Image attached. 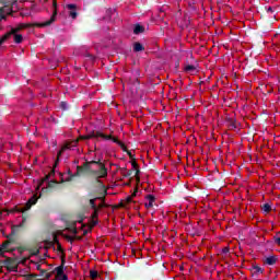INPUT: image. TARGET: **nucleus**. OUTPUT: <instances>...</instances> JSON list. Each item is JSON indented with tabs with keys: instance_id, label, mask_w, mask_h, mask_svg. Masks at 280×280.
Here are the masks:
<instances>
[{
	"instance_id": "8",
	"label": "nucleus",
	"mask_w": 280,
	"mask_h": 280,
	"mask_svg": "<svg viewBox=\"0 0 280 280\" xmlns=\"http://www.w3.org/2000/svg\"><path fill=\"white\" fill-rule=\"evenodd\" d=\"M2 266L4 267L8 272H16L19 266L16 265V260L12 258H7L5 260L1 261Z\"/></svg>"
},
{
	"instance_id": "19",
	"label": "nucleus",
	"mask_w": 280,
	"mask_h": 280,
	"mask_svg": "<svg viewBox=\"0 0 280 280\" xmlns=\"http://www.w3.org/2000/svg\"><path fill=\"white\" fill-rule=\"evenodd\" d=\"M143 45L141 43H135L133 44V51H143Z\"/></svg>"
},
{
	"instance_id": "3",
	"label": "nucleus",
	"mask_w": 280,
	"mask_h": 280,
	"mask_svg": "<svg viewBox=\"0 0 280 280\" xmlns=\"http://www.w3.org/2000/svg\"><path fill=\"white\" fill-rule=\"evenodd\" d=\"M54 21H56V11L52 13L50 20L44 23H21L0 38V47L2 43H5V40L10 39L12 34H18V32H21V30H27V27H47L48 25H51Z\"/></svg>"
},
{
	"instance_id": "5",
	"label": "nucleus",
	"mask_w": 280,
	"mask_h": 280,
	"mask_svg": "<svg viewBox=\"0 0 280 280\" xmlns=\"http://www.w3.org/2000/svg\"><path fill=\"white\" fill-rule=\"evenodd\" d=\"M38 198L36 195H34L24 207L15 206L12 209H2L0 210V218L3 215V213H7V215H10V213H25V211H30L32 209V206L36 205Z\"/></svg>"
},
{
	"instance_id": "11",
	"label": "nucleus",
	"mask_w": 280,
	"mask_h": 280,
	"mask_svg": "<svg viewBox=\"0 0 280 280\" xmlns=\"http://www.w3.org/2000/svg\"><path fill=\"white\" fill-rule=\"evenodd\" d=\"M156 202V197L154 195H147L144 197V207L150 210L154 208V203Z\"/></svg>"
},
{
	"instance_id": "9",
	"label": "nucleus",
	"mask_w": 280,
	"mask_h": 280,
	"mask_svg": "<svg viewBox=\"0 0 280 280\" xmlns=\"http://www.w3.org/2000/svg\"><path fill=\"white\" fill-rule=\"evenodd\" d=\"M109 140L113 141L114 143H117V145H119L122 152H126L128 154L129 159L135 160V155H132V152L128 150V147H126V143H124V141H120L119 138L113 136Z\"/></svg>"
},
{
	"instance_id": "26",
	"label": "nucleus",
	"mask_w": 280,
	"mask_h": 280,
	"mask_svg": "<svg viewBox=\"0 0 280 280\" xmlns=\"http://www.w3.org/2000/svg\"><path fill=\"white\" fill-rule=\"evenodd\" d=\"M136 183H141V177H139V174H136Z\"/></svg>"
},
{
	"instance_id": "20",
	"label": "nucleus",
	"mask_w": 280,
	"mask_h": 280,
	"mask_svg": "<svg viewBox=\"0 0 280 280\" xmlns=\"http://www.w3.org/2000/svg\"><path fill=\"white\" fill-rule=\"evenodd\" d=\"M184 70L186 71V73H191V71H196V68L195 66L187 65L185 66Z\"/></svg>"
},
{
	"instance_id": "4",
	"label": "nucleus",
	"mask_w": 280,
	"mask_h": 280,
	"mask_svg": "<svg viewBox=\"0 0 280 280\" xmlns=\"http://www.w3.org/2000/svg\"><path fill=\"white\" fill-rule=\"evenodd\" d=\"M85 167L89 168L92 175L95 178H107L108 177V168H106V164L102 161H90L85 163Z\"/></svg>"
},
{
	"instance_id": "24",
	"label": "nucleus",
	"mask_w": 280,
	"mask_h": 280,
	"mask_svg": "<svg viewBox=\"0 0 280 280\" xmlns=\"http://www.w3.org/2000/svg\"><path fill=\"white\" fill-rule=\"evenodd\" d=\"M52 5H54V8H55V11H54V12H56V15H57V14H58V11L56 10V7L58 5V3L56 2V0H54Z\"/></svg>"
},
{
	"instance_id": "29",
	"label": "nucleus",
	"mask_w": 280,
	"mask_h": 280,
	"mask_svg": "<svg viewBox=\"0 0 280 280\" xmlns=\"http://www.w3.org/2000/svg\"><path fill=\"white\" fill-rule=\"evenodd\" d=\"M12 229H16V225H13V228Z\"/></svg>"
},
{
	"instance_id": "27",
	"label": "nucleus",
	"mask_w": 280,
	"mask_h": 280,
	"mask_svg": "<svg viewBox=\"0 0 280 280\" xmlns=\"http://www.w3.org/2000/svg\"><path fill=\"white\" fill-rule=\"evenodd\" d=\"M276 244L280 246V237L276 238Z\"/></svg>"
},
{
	"instance_id": "10",
	"label": "nucleus",
	"mask_w": 280,
	"mask_h": 280,
	"mask_svg": "<svg viewBox=\"0 0 280 280\" xmlns=\"http://www.w3.org/2000/svg\"><path fill=\"white\" fill-rule=\"evenodd\" d=\"M55 279L56 280H69V278L67 277V275H65V265H60L57 268H55Z\"/></svg>"
},
{
	"instance_id": "1",
	"label": "nucleus",
	"mask_w": 280,
	"mask_h": 280,
	"mask_svg": "<svg viewBox=\"0 0 280 280\" xmlns=\"http://www.w3.org/2000/svg\"><path fill=\"white\" fill-rule=\"evenodd\" d=\"M90 202L94 209V212L92 213L91 219L86 224H82L81 222H79L80 224L79 229L78 228L68 229V231H70L72 235L65 234L66 240H69L70 242H73V240H80L81 237H84L86 233H91L93 228L97 226V223L100 222L97 219L98 217L97 211L98 209L106 207V205L104 203V197H96L94 199H91Z\"/></svg>"
},
{
	"instance_id": "25",
	"label": "nucleus",
	"mask_w": 280,
	"mask_h": 280,
	"mask_svg": "<svg viewBox=\"0 0 280 280\" xmlns=\"http://www.w3.org/2000/svg\"><path fill=\"white\" fill-rule=\"evenodd\" d=\"M4 269H5V267H3V264H1V265H0V275L3 273V272H5Z\"/></svg>"
},
{
	"instance_id": "28",
	"label": "nucleus",
	"mask_w": 280,
	"mask_h": 280,
	"mask_svg": "<svg viewBox=\"0 0 280 280\" xmlns=\"http://www.w3.org/2000/svg\"><path fill=\"white\" fill-rule=\"evenodd\" d=\"M36 268H37L38 270H40V265H37Z\"/></svg>"
},
{
	"instance_id": "7",
	"label": "nucleus",
	"mask_w": 280,
	"mask_h": 280,
	"mask_svg": "<svg viewBox=\"0 0 280 280\" xmlns=\"http://www.w3.org/2000/svg\"><path fill=\"white\" fill-rule=\"evenodd\" d=\"M52 242H54V244H56V246H57L56 253H57L58 257H60L62 266H65L66 259H67V254L65 253V248H62L60 241H58V236L54 235Z\"/></svg>"
},
{
	"instance_id": "16",
	"label": "nucleus",
	"mask_w": 280,
	"mask_h": 280,
	"mask_svg": "<svg viewBox=\"0 0 280 280\" xmlns=\"http://www.w3.org/2000/svg\"><path fill=\"white\" fill-rule=\"evenodd\" d=\"M12 9H10L9 7H3L0 9V16L1 19H5V14H11Z\"/></svg>"
},
{
	"instance_id": "17",
	"label": "nucleus",
	"mask_w": 280,
	"mask_h": 280,
	"mask_svg": "<svg viewBox=\"0 0 280 280\" xmlns=\"http://www.w3.org/2000/svg\"><path fill=\"white\" fill-rule=\"evenodd\" d=\"M11 36H13V40L18 45L23 43V35L14 33V34H11Z\"/></svg>"
},
{
	"instance_id": "6",
	"label": "nucleus",
	"mask_w": 280,
	"mask_h": 280,
	"mask_svg": "<svg viewBox=\"0 0 280 280\" xmlns=\"http://www.w3.org/2000/svg\"><path fill=\"white\" fill-rule=\"evenodd\" d=\"M16 250L20 255L23 253L22 248L14 246V242L12 241H4L0 246V255L3 257L5 253H14Z\"/></svg>"
},
{
	"instance_id": "23",
	"label": "nucleus",
	"mask_w": 280,
	"mask_h": 280,
	"mask_svg": "<svg viewBox=\"0 0 280 280\" xmlns=\"http://www.w3.org/2000/svg\"><path fill=\"white\" fill-rule=\"evenodd\" d=\"M254 270L255 272H260V275L264 273V270L259 266H254Z\"/></svg>"
},
{
	"instance_id": "15",
	"label": "nucleus",
	"mask_w": 280,
	"mask_h": 280,
	"mask_svg": "<svg viewBox=\"0 0 280 280\" xmlns=\"http://www.w3.org/2000/svg\"><path fill=\"white\" fill-rule=\"evenodd\" d=\"M51 174H54V171H51L48 175H46L44 178H42L36 187V190L38 191V189H45V187H43V185H45V183H49V176H51Z\"/></svg>"
},
{
	"instance_id": "2",
	"label": "nucleus",
	"mask_w": 280,
	"mask_h": 280,
	"mask_svg": "<svg viewBox=\"0 0 280 280\" xmlns=\"http://www.w3.org/2000/svg\"><path fill=\"white\" fill-rule=\"evenodd\" d=\"M80 139H103L104 141H110V139H113V136L110 135H105L102 131H93L92 133L88 135V136H81L79 137V139L77 140H72V141H68L66 142L60 151L58 152V156H61V154L63 152H67V150H72V148H77L78 143L80 141Z\"/></svg>"
},
{
	"instance_id": "22",
	"label": "nucleus",
	"mask_w": 280,
	"mask_h": 280,
	"mask_svg": "<svg viewBox=\"0 0 280 280\" xmlns=\"http://www.w3.org/2000/svg\"><path fill=\"white\" fill-rule=\"evenodd\" d=\"M90 277H91V279H97V271L96 270H91L90 271Z\"/></svg>"
},
{
	"instance_id": "12",
	"label": "nucleus",
	"mask_w": 280,
	"mask_h": 280,
	"mask_svg": "<svg viewBox=\"0 0 280 280\" xmlns=\"http://www.w3.org/2000/svg\"><path fill=\"white\" fill-rule=\"evenodd\" d=\"M279 261V257L277 255H271V256H265L262 258V264L264 266H275Z\"/></svg>"
},
{
	"instance_id": "21",
	"label": "nucleus",
	"mask_w": 280,
	"mask_h": 280,
	"mask_svg": "<svg viewBox=\"0 0 280 280\" xmlns=\"http://www.w3.org/2000/svg\"><path fill=\"white\" fill-rule=\"evenodd\" d=\"M271 207H270V205H268V203H265L264 206H262V211H265V213H270V211H271Z\"/></svg>"
},
{
	"instance_id": "14",
	"label": "nucleus",
	"mask_w": 280,
	"mask_h": 280,
	"mask_svg": "<svg viewBox=\"0 0 280 280\" xmlns=\"http://www.w3.org/2000/svg\"><path fill=\"white\" fill-rule=\"evenodd\" d=\"M137 196V188L136 190L132 192L131 196L127 197L125 200H122L118 207H126L127 205H130V202H132V198H135Z\"/></svg>"
},
{
	"instance_id": "18",
	"label": "nucleus",
	"mask_w": 280,
	"mask_h": 280,
	"mask_svg": "<svg viewBox=\"0 0 280 280\" xmlns=\"http://www.w3.org/2000/svg\"><path fill=\"white\" fill-rule=\"evenodd\" d=\"M145 32V28L141 25H136L133 28V34H143Z\"/></svg>"
},
{
	"instance_id": "13",
	"label": "nucleus",
	"mask_w": 280,
	"mask_h": 280,
	"mask_svg": "<svg viewBox=\"0 0 280 280\" xmlns=\"http://www.w3.org/2000/svg\"><path fill=\"white\" fill-rule=\"evenodd\" d=\"M67 8L70 10L69 16H71V19H78V12L75 11L78 7L75 4H67Z\"/></svg>"
}]
</instances>
